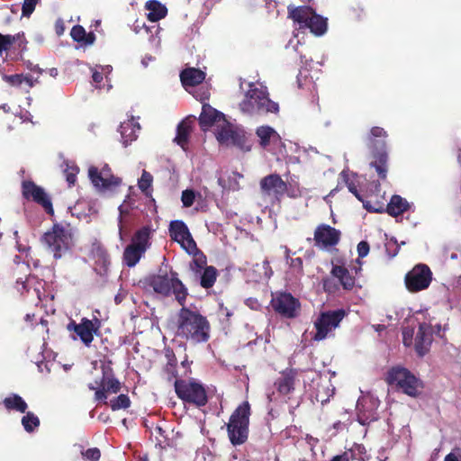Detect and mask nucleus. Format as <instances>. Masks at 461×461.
<instances>
[{
    "label": "nucleus",
    "mask_w": 461,
    "mask_h": 461,
    "mask_svg": "<svg viewBox=\"0 0 461 461\" xmlns=\"http://www.w3.org/2000/svg\"><path fill=\"white\" fill-rule=\"evenodd\" d=\"M211 325L207 318L185 304L177 312L176 336L193 343H203L210 339Z\"/></svg>",
    "instance_id": "f257e3e1"
},
{
    "label": "nucleus",
    "mask_w": 461,
    "mask_h": 461,
    "mask_svg": "<svg viewBox=\"0 0 461 461\" xmlns=\"http://www.w3.org/2000/svg\"><path fill=\"white\" fill-rule=\"evenodd\" d=\"M148 285L158 294L164 297L173 295L181 306L186 303L188 289L178 278V274L176 271L167 272L160 269L157 275L149 277Z\"/></svg>",
    "instance_id": "f03ea898"
},
{
    "label": "nucleus",
    "mask_w": 461,
    "mask_h": 461,
    "mask_svg": "<svg viewBox=\"0 0 461 461\" xmlns=\"http://www.w3.org/2000/svg\"><path fill=\"white\" fill-rule=\"evenodd\" d=\"M240 109L243 113L249 115L276 113L279 105L269 98L267 87H258L254 84H249L244 99L240 103Z\"/></svg>",
    "instance_id": "7ed1b4c3"
},
{
    "label": "nucleus",
    "mask_w": 461,
    "mask_h": 461,
    "mask_svg": "<svg viewBox=\"0 0 461 461\" xmlns=\"http://www.w3.org/2000/svg\"><path fill=\"white\" fill-rule=\"evenodd\" d=\"M250 404L248 401L240 404L231 413L226 424L228 437L233 446L244 444L249 438Z\"/></svg>",
    "instance_id": "20e7f679"
},
{
    "label": "nucleus",
    "mask_w": 461,
    "mask_h": 461,
    "mask_svg": "<svg viewBox=\"0 0 461 461\" xmlns=\"http://www.w3.org/2000/svg\"><path fill=\"white\" fill-rule=\"evenodd\" d=\"M73 233L69 224L55 223L52 229L43 234L41 240L56 259L61 258L72 245Z\"/></svg>",
    "instance_id": "39448f33"
},
{
    "label": "nucleus",
    "mask_w": 461,
    "mask_h": 461,
    "mask_svg": "<svg viewBox=\"0 0 461 461\" xmlns=\"http://www.w3.org/2000/svg\"><path fill=\"white\" fill-rule=\"evenodd\" d=\"M177 397L184 402L195 407H203L208 402V395L204 385L195 379H176L174 383Z\"/></svg>",
    "instance_id": "423d86ee"
},
{
    "label": "nucleus",
    "mask_w": 461,
    "mask_h": 461,
    "mask_svg": "<svg viewBox=\"0 0 461 461\" xmlns=\"http://www.w3.org/2000/svg\"><path fill=\"white\" fill-rule=\"evenodd\" d=\"M386 382L390 385L395 384L411 397H416L422 388L421 381L404 367H393L387 374Z\"/></svg>",
    "instance_id": "0eeeda50"
},
{
    "label": "nucleus",
    "mask_w": 461,
    "mask_h": 461,
    "mask_svg": "<svg viewBox=\"0 0 461 461\" xmlns=\"http://www.w3.org/2000/svg\"><path fill=\"white\" fill-rule=\"evenodd\" d=\"M346 315L347 312L344 309L321 312L314 321L316 333L313 335L312 339L316 341L325 339L332 330L339 327Z\"/></svg>",
    "instance_id": "6e6552de"
},
{
    "label": "nucleus",
    "mask_w": 461,
    "mask_h": 461,
    "mask_svg": "<svg viewBox=\"0 0 461 461\" xmlns=\"http://www.w3.org/2000/svg\"><path fill=\"white\" fill-rule=\"evenodd\" d=\"M88 177L93 185L100 191H113L122 184V178L114 176L108 164L101 167L90 166Z\"/></svg>",
    "instance_id": "1a4fd4ad"
},
{
    "label": "nucleus",
    "mask_w": 461,
    "mask_h": 461,
    "mask_svg": "<svg viewBox=\"0 0 461 461\" xmlns=\"http://www.w3.org/2000/svg\"><path fill=\"white\" fill-rule=\"evenodd\" d=\"M270 304L277 314L286 319L296 318L301 311L300 301L286 292L276 294Z\"/></svg>",
    "instance_id": "9d476101"
},
{
    "label": "nucleus",
    "mask_w": 461,
    "mask_h": 461,
    "mask_svg": "<svg viewBox=\"0 0 461 461\" xmlns=\"http://www.w3.org/2000/svg\"><path fill=\"white\" fill-rule=\"evenodd\" d=\"M432 281V272L425 264H418L410 270L404 278L406 288L411 293L427 289Z\"/></svg>",
    "instance_id": "9b49d317"
},
{
    "label": "nucleus",
    "mask_w": 461,
    "mask_h": 461,
    "mask_svg": "<svg viewBox=\"0 0 461 461\" xmlns=\"http://www.w3.org/2000/svg\"><path fill=\"white\" fill-rule=\"evenodd\" d=\"M90 390L95 391V400L106 402L109 393H117L122 389L121 382L114 376L112 368L105 369L103 367V377L99 383V386L95 387L92 384L88 385Z\"/></svg>",
    "instance_id": "f8f14e48"
},
{
    "label": "nucleus",
    "mask_w": 461,
    "mask_h": 461,
    "mask_svg": "<svg viewBox=\"0 0 461 461\" xmlns=\"http://www.w3.org/2000/svg\"><path fill=\"white\" fill-rule=\"evenodd\" d=\"M22 194L24 199L41 205L48 214H54L50 197L41 186L37 185L33 181L23 180L22 182Z\"/></svg>",
    "instance_id": "ddd939ff"
},
{
    "label": "nucleus",
    "mask_w": 461,
    "mask_h": 461,
    "mask_svg": "<svg viewBox=\"0 0 461 461\" xmlns=\"http://www.w3.org/2000/svg\"><path fill=\"white\" fill-rule=\"evenodd\" d=\"M101 327V321L99 319L95 318L89 320L87 318H82L80 323H77L75 321H71L67 329L69 331H74L80 339V340L86 346L89 347L94 340V335L99 334Z\"/></svg>",
    "instance_id": "4468645a"
},
{
    "label": "nucleus",
    "mask_w": 461,
    "mask_h": 461,
    "mask_svg": "<svg viewBox=\"0 0 461 461\" xmlns=\"http://www.w3.org/2000/svg\"><path fill=\"white\" fill-rule=\"evenodd\" d=\"M261 193L264 196L280 202L287 192V183L278 174H270L260 180Z\"/></svg>",
    "instance_id": "2eb2a0df"
},
{
    "label": "nucleus",
    "mask_w": 461,
    "mask_h": 461,
    "mask_svg": "<svg viewBox=\"0 0 461 461\" xmlns=\"http://www.w3.org/2000/svg\"><path fill=\"white\" fill-rule=\"evenodd\" d=\"M168 232L171 240L179 243L189 253L197 249L187 225L183 221H172L169 223Z\"/></svg>",
    "instance_id": "dca6fc26"
},
{
    "label": "nucleus",
    "mask_w": 461,
    "mask_h": 461,
    "mask_svg": "<svg viewBox=\"0 0 461 461\" xmlns=\"http://www.w3.org/2000/svg\"><path fill=\"white\" fill-rule=\"evenodd\" d=\"M223 125L216 132V139L221 144L233 145L242 150H249L246 147V137L243 133L234 130L232 126L226 121Z\"/></svg>",
    "instance_id": "f3484780"
},
{
    "label": "nucleus",
    "mask_w": 461,
    "mask_h": 461,
    "mask_svg": "<svg viewBox=\"0 0 461 461\" xmlns=\"http://www.w3.org/2000/svg\"><path fill=\"white\" fill-rule=\"evenodd\" d=\"M341 238V232L334 227L328 224H320L314 230L315 245L320 248L327 249L336 246Z\"/></svg>",
    "instance_id": "a211bd4d"
},
{
    "label": "nucleus",
    "mask_w": 461,
    "mask_h": 461,
    "mask_svg": "<svg viewBox=\"0 0 461 461\" xmlns=\"http://www.w3.org/2000/svg\"><path fill=\"white\" fill-rule=\"evenodd\" d=\"M364 207L368 212H387L390 216L397 217L407 212L410 208V203L405 198H402L401 195L393 194L390 202L387 203L386 208L383 207L375 208L368 203H364Z\"/></svg>",
    "instance_id": "6ab92c4d"
},
{
    "label": "nucleus",
    "mask_w": 461,
    "mask_h": 461,
    "mask_svg": "<svg viewBox=\"0 0 461 461\" xmlns=\"http://www.w3.org/2000/svg\"><path fill=\"white\" fill-rule=\"evenodd\" d=\"M372 160L370 167L375 168L379 179L385 180L388 172V152L386 149H370Z\"/></svg>",
    "instance_id": "aec40b11"
},
{
    "label": "nucleus",
    "mask_w": 461,
    "mask_h": 461,
    "mask_svg": "<svg viewBox=\"0 0 461 461\" xmlns=\"http://www.w3.org/2000/svg\"><path fill=\"white\" fill-rule=\"evenodd\" d=\"M357 420L361 425H369L378 420L377 408L373 401H362L357 405Z\"/></svg>",
    "instance_id": "412c9836"
},
{
    "label": "nucleus",
    "mask_w": 461,
    "mask_h": 461,
    "mask_svg": "<svg viewBox=\"0 0 461 461\" xmlns=\"http://www.w3.org/2000/svg\"><path fill=\"white\" fill-rule=\"evenodd\" d=\"M432 341L431 327L423 322L420 323L415 337V349L419 356L423 357L428 351Z\"/></svg>",
    "instance_id": "4be33fe9"
},
{
    "label": "nucleus",
    "mask_w": 461,
    "mask_h": 461,
    "mask_svg": "<svg viewBox=\"0 0 461 461\" xmlns=\"http://www.w3.org/2000/svg\"><path fill=\"white\" fill-rule=\"evenodd\" d=\"M226 122L224 114L208 104H204L199 116V124L202 129L212 126L215 122Z\"/></svg>",
    "instance_id": "5701e85b"
},
{
    "label": "nucleus",
    "mask_w": 461,
    "mask_h": 461,
    "mask_svg": "<svg viewBox=\"0 0 461 461\" xmlns=\"http://www.w3.org/2000/svg\"><path fill=\"white\" fill-rule=\"evenodd\" d=\"M288 18L292 19L294 23H297L300 29H305L311 16L313 14L314 10L306 5L287 7Z\"/></svg>",
    "instance_id": "b1692460"
},
{
    "label": "nucleus",
    "mask_w": 461,
    "mask_h": 461,
    "mask_svg": "<svg viewBox=\"0 0 461 461\" xmlns=\"http://www.w3.org/2000/svg\"><path fill=\"white\" fill-rule=\"evenodd\" d=\"M296 378L297 371L295 369H289L283 372L275 383L278 393L283 395L292 393L294 390Z\"/></svg>",
    "instance_id": "393cba45"
},
{
    "label": "nucleus",
    "mask_w": 461,
    "mask_h": 461,
    "mask_svg": "<svg viewBox=\"0 0 461 461\" xmlns=\"http://www.w3.org/2000/svg\"><path fill=\"white\" fill-rule=\"evenodd\" d=\"M330 274L336 277L344 290L350 291L354 288L356 278L344 266L333 265Z\"/></svg>",
    "instance_id": "a878e982"
},
{
    "label": "nucleus",
    "mask_w": 461,
    "mask_h": 461,
    "mask_svg": "<svg viewBox=\"0 0 461 461\" xmlns=\"http://www.w3.org/2000/svg\"><path fill=\"white\" fill-rule=\"evenodd\" d=\"M205 78V73L194 68H188L180 73L182 85L186 86H195L201 84Z\"/></svg>",
    "instance_id": "bb28decb"
},
{
    "label": "nucleus",
    "mask_w": 461,
    "mask_h": 461,
    "mask_svg": "<svg viewBox=\"0 0 461 461\" xmlns=\"http://www.w3.org/2000/svg\"><path fill=\"white\" fill-rule=\"evenodd\" d=\"M140 127L138 122L133 120H128L121 123L119 131L122 136V140L125 146L131 143L138 137V131Z\"/></svg>",
    "instance_id": "cd10ccee"
},
{
    "label": "nucleus",
    "mask_w": 461,
    "mask_h": 461,
    "mask_svg": "<svg viewBox=\"0 0 461 461\" xmlns=\"http://www.w3.org/2000/svg\"><path fill=\"white\" fill-rule=\"evenodd\" d=\"M387 136L388 134L384 128L379 126L372 127L368 137L369 149H386L385 139Z\"/></svg>",
    "instance_id": "c85d7f7f"
},
{
    "label": "nucleus",
    "mask_w": 461,
    "mask_h": 461,
    "mask_svg": "<svg viewBox=\"0 0 461 461\" xmlns=\"http://www.w3.org/2000/svg\"><path fill=\"white\" fill-rule=\"evenodd\" d=\"M151 233L152 230L150 226H143L138 230L135 231L131 238V244L135 245L136 247H140V249L147 251V249L150 247L151 242Z\"/></svg>",
    "instance_id": "c756f323"
},
{
    "label": "nucleus",
    "mask_w": 461,
    "mask_h": 461,
    "mask_svg": "<svg viewBox=\"0 0 461 461\" xmlns=\"http://www.w3.org/2000/svg\"><path fill=\"white\" fill-rule=\"evenodd\" d=\"M256 134L260 140V146L264 149L268 147L271 142L276 143L281 140L280 135L268 125L258 127Z\"/></svg>",
    "instance_id": "7c9ffc66"
},
{
    "label": "nucleus",
    "mask_w": 461,
    "mask_h": 461,
    "mask_svg": "<svg viewBox=\"0 0 461 461\" xmlns=\"http://www.w3.org/2000/svg\"><path fill=\"white\" fill-rule=\"evenodd\" d=\"M145 250L140 249L139 246L136 247L130 243L123 251L122 259L124 264L129 267H133L144 256Z\"/></svg>",
    "instance_id": "2f4dec72"
},
{
    "label": "nucleus",
    "mask_w": 461,
    "mask_h": 461,
    "mask_svg": "<svg viewBox=\"0 0 461 461\" xmlns=\"http://www.w3.org/2000/svg\"><path fill=\"white\" fill-rule=\"evenodd\" d=\"M145 7L149 10L147 18L149 22L156 23L164 17L167 14V9L165 5L157 0H149L146 3Z\"/></svg>",
    "instance_id": "473e14b6"
},
{
    "label": "nucleus",
    "mask_w": 461,
    "mask_h": 461,
    "mask_svg": "<svg viewBox=\"0 0 461 461\" xmlns=\"http://www.w3.org/2000/svg\"><path fill=\"white\" fill-rule=\"evenodd\" d=\"M192 131V122L185 120L178 123L176 128V136L175 142L179 145L183 149H185L189 141V136Z\"/></svg>",
    "instance_id": "72a5a7b5"
},
{
    "label": "nucleus",
    "mask_w": 461,
    "mask_h": 461,
    "mask_svg": "<svg viewBox=\"0 0 461 461\" xmlns=\"http://www.w3.org/2000/svg\"><path fill=\"white\" fill-rule=\"evenodd\" d=\"M5 408L8 411H15L21 413L26 412L28 405L26 402L18 394L13 393L3 400Z\"/></svg>",
    "instance_id": "f704fd0d"
},
{
    "label": "nucleus",
    "mask_w": 461,
    "mask_h": 461,
    "mask_svg": "<svg viewBox=\"0 0 461 461\" xmlns=\"http://www.w3.org/2000/svg\"><path fill=\"white\" fill-rule=\"evenodd\" d=\"M306 28L310 29L311 32L316 36L323 35L327 31V19L314 12L311 16Z\"/></svg>",
    "instance_id": "c9c22d12"
},
{
    "label": "nucleus",
    "mask_w": 461,
    "mask_h": 461,
    "mask_svg": "<svg viewBox=\"0 0 461 461\" xmlns=\"http://www.w3.org/2000/svg\"><path fill=\"white\" fill-rule=\"evenodd\" d=\"M70 35L75 41L86 45L93 44L95 40V35L93 32L86 33L85 28L81 25L73 26Z\"/></svg>",
    "instance_id": "e433bc0d"
},
{
    "label": "nucleus",
    "mask_w": 461,
    "mask_h": 461,
    "mask_svg": "<svg viewBox=\"0 0 461 461\" xmlns=\"http://www.w3.org/2000/svg\"><path fill=\"white\" fill-rule=\"evenodd\" d=\"M218 271L213 266H207L203 268V271L200 277V285L204 289L212 288L217 279Z\"/></svg>",
    "instance_id": "4c0bfd02"
},
{
    "label": "nucleus",
    "mask_w": 461,
    "mask_h": 461,
    "mask_svg": "<svg viewBox=\"0 0 461 461\" xmlns=\"http://www.w3.org/2000/svg\"><path fill=\"white\" fill-rule=\"evenodd\" d=\"M165 357L167 358V364L164 367L165 373L168 375V380L177 377L176 365L177 359L172 348H165Z\"/></svg>",
    "instance_id": "58836bf2"
},
{
    "label": "nucleus",
    "mask_w": 461,
    "mask_h": 461,
    "mask_svg": "<svg viewBox=\"0 0 461 461\" xmlns=\"http://www.w3.org/2000/svg\"><path fill=\"white\" fill-rule=\"evenodd\" d=\"M3 79L12 86L19 87L23 85H25L27 88H32L33 86L32 77L23 76V74L4 75Z\"/></svg>",
    "instance_id": "ea45409f"
},
{
    "label": "nucleus",
    "mask_w": 461,
    "mask_h": 461,
    "mask_svg": "<svg viewBox=\"0 0 461 461\" xmlns=\"http://www.w3.org/2000/svg\"><path fill=\"white\" fill-rule=\"evenodd\" d=\"M152 175L149 172L143 170L138 182V186L147 197H151L152 195Z\"/></svg>",
    "instance_id": "a19ab883"
},
{
    "label": "nucleus",
    "mask_w": 461,
    "mask_h": 461,
    "mask_svg": "<svg viewBox=\"0 0 461 461\" xmlns=\"http://www.w3.org/2000/svg\"><path fill=\"white\" fill-rule=\"evenodd\" d=\"M22 424L24 428V429L31 433L35 430L40 426V419L31 411H28L23 418H22Z\"/></svg>",
    "instance_id": "79ce46f5"
},
{
    "label": "nucleus",
    "mask_w": 461,
    "mask_h": 461,
    "mask_svg": "<svg viewBox=\"0 0 461 461\" xmlns=\"http://www.w3.org/2000/svg\"><path fill=\"white\" fill-rule=\"evenodd\" d=\"M131 406V400L127 394L121 393L110 401V407L113 411L128 409Z\"/></svg>",
    "instance_id": "37998d69"
},
{
    "label": "nucleus",
    "mask_w": 461,
    "mask_h": 461,
    "mask_svg": "<svg viewBox=\"0 0 461 461\" xmlns=\"http://www.w3.org/2000/svg\"><path fill=\"white\" fill-rule=\"evenodd\" d=\"M340 177L342 178L345 185L348 186V191L351 194H353L358 201L364 203L363 196L358 192L357 187L354 181L351 179L349 174L347 171L343 170L340 173Z\"/></svg>",
    "instance_id": "c03bdc74"
},
{
    "label": "nucleus",
    "mask_w": 461,
    "mask_h": 461,
    "mask_svg": "<svg viewBox=\"0 0 461 461\" xmlns=\"http://www.w3.org/2000/svg\"><path fill=\"white\" fill-rule=\"evenodd\" d=\"M197 197L201 198V194H196L193 189L184 190L181 194L183 206L185 208L191 207Z\"/></svg>",
    "instance_id": "a18cd8bd"
},
{
    "label": "nucleus",
    "mask_w": 461,
    "mask_h": 461,
    "mask_svg": "<svg viewBox=\"0 0 461 461\" xmlns=\"http://www.w3.org/2000/svg\"><path fill=\"white\" fill-rule=\"evenodd\" d=\"M79 172V168L76 165H67L66 169L64 170V174L66 176V180L68 183L69 186H72L77 182V175Z\"/></svg>",
    "instance_id": "49530a36"
},
{
    "label": "nucleus",
    "mask_w": 461,
    "mask_h": 461,
    "mask_svg": "<svg viewBox=\"0 0 461 461\" xmlns=\"http://www.w3.org/2000/svg\"><path fill=\"white\" fill-rule=\"evenodd\" d=\"M15 41L16 37L14 35H4L0 33V55L3 53V51L10 50Z\"/></svg>",
    "instance_id": "de8ad7c7"
},
{
    "label": "nucleus",
    "mask_w": 461,
    "mask_h": 461,
    "mask_svg": "<svg viewBox=\"0 0 461 461\" xmlns=\"http://www.w3.org/2000/svg\"><path fill=\"white\" fill-rule=\"evenodd\" d=\"M385 250L389 258H394L400 250V245L397 242V240L394 237H392L385 243Z\"/></svg>",
    "instance_id": "09e8293b"
},
{
    "label": "nucleus",
    "mask_w": 461,
    "mask_h": 461,
    "mask_svg": "<svg viewBox=\"0 0 461 461\" xmlns=\"http://www.w3.org/2000/svg\"><path fill=\"white\" fill-rule=\"evenodd\" d=\"M81 454L85 459L89 461H98L101 457V451L98 447L88 448Z\"/></svg>",
    "instance_id": "8fccbe9b"
},
{
    "label": "nucleus",
    "mask_w": 461,
    "mask_h": 461,
    "mask_svg": "<svg viewBox=\"0 0 461 461\" xmlns=\"http://www.w3.org/2000/svg\"><path fill=\"white\" fill-rule=\"evenodd\" d=\"M40 0H24L22 6L23 16L29 17L35 10Z\"/></svg>",
    "instance_id": "3c124183"
},
{
    "label": "nucleus",
    "mask_w": 461,
    "mask_h": 461,
    "mask_svg": "<svg viewBox=\"0 0 461 461\" xmlns=\"http://www.w3.org/2000/svg\"><path fill=\"white\" fill-rule=\"evenodd\" d=\"M370 247L367 241L362 240L357 244V254L359 258H365L369 252Z\"/></svg>",
    "instance_id": "603ef678"
},
{
    "label": "nucleus",
    "mask_w": 461,
    "mask_h": 461,
    "mask_svg": "<svg viewBox=\"0 0 461 461\" xmlns=\"http://www.w3.org/2000/svg\"><path fill=\"white\" fill-rule=\"evenodd\" d=\"M323 289L325 292L331 294L336 292L337 286L331 279H325L323 280Z\"/></svg>",
    "instance_id": "864d4df0"
},
{
    "label": "nucleus",
    "mask_w": 461,
    "mask_h": 461,
    "mask_svg": "<svg viewBox=\"0 0 461 461\" xmlns=\"http://www.w3.org/2000/svg\"><path fill=\"white\" fill-rule=\"evenodd\" d=\"M330 461H349V458L347 452H344L341 455L334 456Z\"/></svg>",
    "instance_id": "5fc2aeb1"
},
{
    "label": "nucleus",
    "mask_w": 461,
    "mask_h": 461,
    "mask_svg": "<svg viewBox=\"0 0 461 461\" xmlns=\"http://www.w3.org/2000/svg\"><path fill=\"white\" fill-rule=\"evenodd\" d=\"M92 78L95 83H101L103 81V74L99 71H94Z\"/></svg>",
    "instance_id": "6e6d98bb"
},
{
    "label": "nucleus",
    "mask_w": 461,
    "mask_h": 461,
    "mask_svg": "<svg viewBox=\"0 0 461 461\" xmlns=\"http://www.w3.org/2000/svg\"><path fill=\"white\" fill-rule=\"evenodd\" d=\"M444 461H459L458 460V457L456 454L454 453H449L447 454L446 456H445V459Z\"/></svg>",
    "instance_id": "4d7b16f0"
},
{
    "label": "nucleus",
    "mask_w": 461,
    "mask_h": 461,
    "mask_svg": "<svg viewBox=\"0 0 461 461\" xmlns=\"http://www.w3.org/2000/svg\"><path fill=\"white\" fill-rule=\"evenodd\" d=\"M292 265L294 267H298L302 268L303 267V259L301 258H294V259H292Z\"/></svg>",
    "instance_id": "13d9d810"
},
{
    "label": "nucleus",
    "mask_w": 461,
    "mask_h": 461,
    "mask_svg": "<svg viewBox=\"0 0 461 461\" xmlns=\"http://www.w3.org/2000/svg\"><path fill=\"white\" fill-rule=\"evenodd\" d=\"M411 336H412V331H411V332H409L408 330L403 331V343L405 345H409L407 343V339H408V338H411Z\"/></svg>",
    "instance_id": "bf43d9fd"
},
{
    "label": "nucleus",
    "mask_w": 461,
    "mask_h": 461,
    "mask_svg": "<svg viewBox=\"0 0 461 461\" xmlns=\"http://www.w3.org/2000/svg\"><path fill=\"white\" fill-rule=\"evenodd\" d=\"M332 427L336 430H341L344 428V424L339 420V421L334 422Z\"/></svg>",
    "instance_id": "052dcab7"
},
{
    "label": "nucleus",
    "mask_w": 461,
    "mask_h": 461,
    "mask_svg": "<svg viewBox=\"0 0 461 461\" xmlns=\"http://www.w3.org/2000/svg\"><path fill=\"white\" fill-rule=\"evenodd\" d=\"M122 216H120L119 218V232H120V236L122 237Z\"/></svg>",
    "instance_id": "680f3d73"
},
{
    "label": "nucleus",
    "mask_w": 461,
    "mask_h": 461,
    "mask_svg": "<svg viewBox=\"0 0 461 461\" xmlns=\"http://www.w3.org/2000/svg\"><path fill=\"white\" fill-rule=\"evenodd\" d=\"M33 318H34V314L27 313V314L25 315V321H26L31 322V321H32Z\"/></svg>",
    "instance_id": "e2e57ef3"
},
{
    "label": "nucleus",
    "mask_w": 461,
    "mask_h": 461,
    "mask_svg": "<svg viewBox=\"0 0 461 461\" xmlns=\"http://www.w3.org/2000/svg\"><path fill=\"white\" fill-rule=\"evenodd\" d=\"M50 75L51 77H56V76L58 75V69H57V68H50Z\"/></svg>",
    "instance_id": "0e129e2a"
},
{
    "label": "nucleus",
    "mask_w": 461,
    "mask_h": 461,
    "mask_svg": "<svg viewBox=\"0 0 461 461\" xmlns=\"http://www.w3.org/2000/svg\"><path fill=\"white\" fill-rule=\"evenodd\" d=\"M194 262L195 263V265L198 267H203V265L205 264V260H203L201 262H199L198 259H194Z\"/></svg>",
    "instance_id": "69168bd1"
},
{
    "label": "nucleus",
    "mask_w": 461,
    "mask_h": 461,
    "mask_svg": "<svg viewBox=\"0 0 461 461\" xmlns=\"http://www.w3.org/2000/svg\"><path fill=\"white\" fill-rule=\"evenodd\" d=\"M457 285L461 287V276H459V278L457 280Z\"/></svg>",
    "instance_id": "338daca9"
},
{
    "label": "nucleus",
    "mask_w": 461,
    "mask_h": 461,
    "mask_svg": "<svg viewBox=\"0 0 461 461\" xmlns=\"http://www.w3.org/2000/svg\"><path fill=\"white\" fill-rule=\"evenodd\" d=\"M452 259H456L457 258L456 254H452L450 257Z\"/></svg>",
    "instance_id": "774afa93"
}]
</instances>
